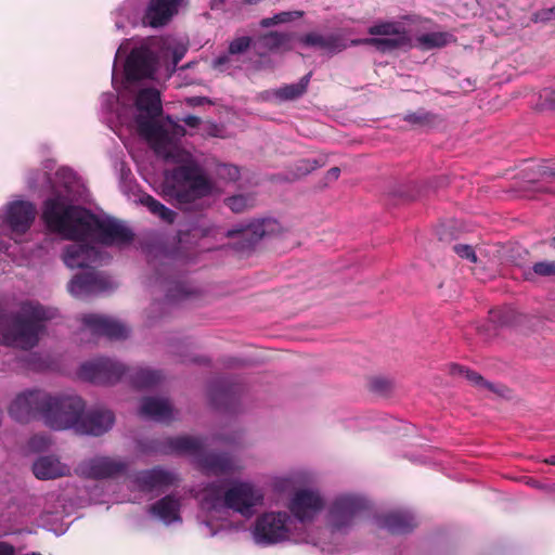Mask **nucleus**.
Segmentation results:
<instances>
[{"label":"nucleus","mask_w":555,"mask_h":555,"mask_svg":"<svg viewBox=\"0 0 555 555\" xmlns=\"http://www.w3.org/2000/svg\"><path fill=\"white\" fill-rule=\"evenodd\" d=\"M392 389V384L389 379L384 377H374L370 380V390L386 396L388 395Z\"/></svg>","instance_id":"obj_46"},{"label":"nucleus","mask_w":555,"mask_h":555,"mask_svg":"<svg viewBox=\"0 0 555 555\" xmlns=\"http://www.w3.org/2000/svg\"><path fill=\"white\" fill-rule=\"evenodd\" d=\"M280 17V22L282 24L292 22L295 18H299L304 15L302 11H284L278 13Z\"/></svg>","instance_id":"obj_51"},{"label":"nucleus","mask_w":555,"mask_h":555,"mask_svg":"<svg viewBox=\"0 0 555 555\" xmlns=\"http://www.w3.org/2000/svg\"><path fill=\"white\" fill-rule=\"evenodd\" d=\"M395 555H411L409 546L398 547Z\"/></svg>","instance_id":"obj_60"},{"label":"nucleus","mask_w":555,"mask_h":555,"mask_svg":"<svg viewBox=\"0 0 555 555\" xmlns=\"http://www.w3.org/2000/svg\"><path fill=\"white\" fill-rule=\"evenodd\" d=\"M326 173H330V175L340 173V168L337 166H332L331 168L327 169Z\"/></svg>","instance_id":"obj_62"},{"label":"nucleus","mask_w":555,"mask_h":555,"mask_svg":"<svg viewBox=\"0 0 555 555\" xmlns=\"http://www.w3.org/2000/svg\"><path fill=\"white\" fill-rule=\"evenodd\" d=\"M156 63V56L149 48L132 49L125 63L126 79L134 82L151 78L155 73Z\"/></svg>","instance_id":"obj_14"},{"label":"nucleus","mask_w":555,"mask_h":555,"mask_svg":"<svg viewBox=\"0 0 555 555\" xmlns=\"http://www.w3.org/2000/svg\"><path fill=\"white\" fill-rule=\"evenodd\" d=\"M253 43V38L248 36H243L233 39L228 48L229 54L236 55L246 52Z\"/></svg>","instance_id":"obj_45"},{"label":"nucleus","mask_w":555,"mask_h":555,"mask_svg":"<svg viewBox=\"0 0 555 555\" xmlns=\"http://www.w3.org/2000/svg\"><path fill=\"white\" fill-rule=\"evenodd\" d=\"M204 449V443L198 439L191 436H177L167 437L162 440L153 441L152 450L163 454H177V455H201Z\"/></svg>","instance_id":"obj_17"},{"label":"nucleus","mask_w":555,"mask_h":555,"mask_svg":"<svg viewBox=\"0 0 555 555\" xmlns=\"http://www.w3.org/2000/svg\"><path fill=\"white\" fill-rule=\"evenodd\" d=\"M60 418L54 420L56 430L73 428L82 435L101 436L115 423V414L107 409L86 411V403L79 396H63Z\"/></svg>","instance_id":"obj_3"},{"label":"nucleus","mask_w":555,"mask_h":555,"mask_svg":"<svg viewBox=\"0 0 555 555\" xmlns=\"http://www.w3.org/2000/svg\"><path fill=\"white\" fill-rule=\"evenodd\" d=\"M532 271L540 276H553L555 275V261L535 262Z\"/></svg>","instance_id":"obj_48"},{"label":"nucleus","mask_w":555,"mask_h":555,"mask_svg":"<svg viewBox=\"0 0 555 555\" xmlns=\"http://www.w3.org/2000/svg\"><path fill=\"white\" fill-rule=\"evenodd\" d=\"M426 192H424L423 190L421 189H417V190H412V191H408V192H400L399 193V196L401 197H404L405 199H410V201H413V199H416L417 197L422 196L423 194H425Z\"/></svg>","instance_id":"obj_54"},{"label":"nucleus","mask_w":555,"mask_h":555,"mask_svg":"<svg viewBox=\"0 0 555 555\" xmlns=\"http://www.w3.org/2000/svg\"><path fill=\"white\" fill-rule=\"evenodd\" d=\"M197 464L206 476H222L234 470L233 459L228 453L209 452L202 454Z\"/></svg>","instance_id":"obj_24"},{"label":"nucleus","mask_w":555,"mask_h":555,"mask_svg":"<svg viewBox=\"0 0 555 555\" xmlns=\"http://www.w3.org/2000/svg\"><path fill=\"white\" fill-rule=\"evenodd\" d=\"M182 2L183 0H150L142 24L152 28L166 26L178 14Z\"/></svg>","instance_id":"obj_19"},{"label":"nucleus","mask_w":555,"mask_h":555,"mask_svg":"<svg viewBox=\"0 0 555 555\" xmlns=\"http://www.w3.org/2000/svg\"><path fill=\"white\" fill-rule=\"evenodd\" d=\"M134 104L139 111L134 118L138 133L146 140L154 152L162 157H176L180 154L169 131L156 120L163 114L159 91L154 88L140 90Z\"/></svg>","instance_id":"obj_2"},{"label":"nucleus","mask_w":555,"mask_h":555,"mask_svg":"<svg viewBox=\"0 0 555 555\" xmlns=\"http://www.w3.org/2000/svg\"><path fill=\"white\" fill-rule=\"evenodd\" d=\"M10 245L0 237V253H7Z\"/></svg>","instance_id":"obj_61"},{"label":"nucleus","mask_w":555,"mask_h":555,"mask_svg":"<svg viewBox=\"0 0 555 555\" xmlns=\"http://www.w3.org/2000/svg\"><path fill=\"white\" fill-rule=\"evenodd\" d=\"M515 169L519 173H555V159H524Z\"/></svg>","instance_id":"obj_36"},{"label":"nucleus","mask_w":555,"mask_h":555,"mask_svg":"<svg viewBox=\"0 0 555 555\" xmlns=\"http://www.w3.org/2000/svg\"><path fill=\"white\" fill-rule=\"evenodd\" d=\"M451 40H453V36L446 31L427 33L417 37V42L424 50L442 48Z\"/></svg>","instance_id":"obj_39"},{"label":"nucleus","mask_w":555,"mask_h":555,"mask_svg":"<svg viewBox=\"0 0 555 555\" xmlns=\"http://www.w3.org/2000/svg\"><path fill=\"white\" fill-rule=\"evenodd\" d=\"M63 396L31 389L15 397L9 406L10 416L18 423H28L35 418H42L52 429L56 430L55 418H60Z\"/></svg>","instance_id":"obj_4"},{"label":"nucleus","mask_w":555,"mask_h":555,"mask_svg":"<svg viewBox=\"0 0 555 555\" xmlns=\"http://www.w3.org/2000/svg\"><path fill=\"white\" fill-rule=\"evenodd\" d=\"M230 62L229 55H220L216 57L212 62V66L216 69H223V67Z\"/></svg>","instance_id":"obj_55"},{"label":"nucleus","mask_w":555,"mask_h":555,"mask_svg":"<svg viewBox=\"0 0 555 555\" xmlns=\"http://www.w3.org/2000/svg\"><path fill=\"white\" fill-rule=\"evenodd\" d=\"M324 506L320 494L310 489L297 490L291 499L288 508L299 521L312 520Z\"/></svg>","instance_id":"obj_15"},{"label":"nucleus","mask_w":555,"mask_h":555,"mask_svg":"<svg viewBox=\"0 0 555 555\" xmlns=\"http://www.w3.org/2000/svg\"><path fill=\"white\" fill-rule=\"evenodd\" d=\"M63 259L72 269H88L100 259V250L90 244H74L65 248Z\"/></svg>","instance_id":"obj_23"},{"label":"nucleus","mask_w":555,"mask_h":555,"mask_svg":"<svg viewBox=\"0 0 555 555\" xmlns=\"http://www.w3.org/2000/svg\"><path fill=\"white\" fill-rule=\"evenodd\" d=\"M453 250L460 258L469 260L473 263H476L478 260L473 246L468 244H456L453 246Z\"/></svg>","instance_id":"obj_47"},{"label":"nucleus","mask_w":555,"mask_h":555,"mask_svg":"<svg viewBox=\"0 0 555 555\" xmlns=\"http://www.w3.org/2000/svg\"><path fill=\"white\" fill-rule=\"evenodd\" d=\"M449 373L452 376L464 377L467 382L476 387L486 388L492 392H496L495 386L492 383L486 380L482 375L474 370H470L469 367L457 363H451L449 365Z\"/></svg>","instance_id":"obj_32"},{"label":"nucleus","mask_w":555,"mask_h":555,"mask_svg":"<svg viewBox=\"0 0 555 555\" xmlns=\"http://www.w3.org/2000/svg\"><path fill=\"white\" fill-rule=\"evenodd\" d=\"M125 377L129 379V383L133 388L139 390L153 388L163 379V375L159 371L143 367L134 370L129 369Z\"/></svg>","instance_id":"obj_30"},{"label":"nucleus","mask_w":555,"mask_h":555,"mask_svg":"<svg viewBox=\"0 0 555 555\" xmlns=\"http://www.w3.org/2000/svg\"><path fill=\"white\" fill-rule=\"evenodd\" d=\"M128 469V463L108 456L91 459L87 464V475L92 479H106L120 476Z\"/></svg>","instance_id":"obj_22"},{"label":"nucleus","mask_w":555,"mask_h":555,"mask_svg":"<svg viewBox=\"0 0 555 555\" xmlns=\"http://www.w3.org/2000/svg\"><path fill=\"white\" fill-rule=\"evenodd\" d=\"M282 233V227L276 219H255L248 223H238L225 232L221 231L219 238L234 240L231 247L241 254L251 253L256 245L264 237Z\"/></svg>","instance_id":"obj_8"},{"label":"nucleus","mask_w":555,"mask_h":555,"mask_svg":"<svg viewBox=\"0 0 555 555\" xmlns=\"http://www.w3.org/2000/svg\"><path fill=\"white\" fill-rule=\"evenodd\" d=\"M215 169L216 173H238V168L236 166L225 163H217Z\"/></svg>","instance_id":"obj_52"},{"label":"nucleus","mask_w":555,"mask_h":555,"mask_svg":"<svg viewBox=\"0 0 555 555\" xmlns=\"http://www.w3.org/2000/svg\"><path fill=\"white\" fill-rule=\"evenodd\" d=\"M298 41L304 47L320 48L331 54L341 52L347 48L343 37L336 34L323 36L319 33L311 31L299 36Z\"/></svg>","instance_id":"obj_26"},{"label":"nucleus","mask_w":555,"mask_h":555,"mask_svg":"<svg viewBox=\"0 0 555 555\" xmlns=\"http://www.w3.org/2000/svg\"><path fill=\"white\" fill-rule=\"evenodd\" d=\"M256 193L247 192L235 194L224 198V205L231 209L234 214H241L255 206Z\"/></svg>","instance_id":"obj_38"},{"label":"nucleus","mask_w":555,"mask_h":555,"mask_svg":"<svg viewBox=\"0 0 555 555\" xmlns=\"http://www.w3.org/2000/svg\"><path fill=\"white\" fill-rule=\"evenodd\" d=\"M539 15L541 16L542 20H551L555 17V7L542 10Z\"/></svg>","instance_id":"obj_58"},{"label":"nucleus","mask_w":555,"mask_h":555,"mask_svg":"<svg viewBox=\"0 0 555 555\" xmlns=\"http://www.w3.org/2000/svg\"><path fill=\"white\" fill-rule=\"evenodd\" d=\"M33 473L40 480H49L66 476L69 473V468L62 464L59 459L46 455L38 457L34 462Z\"/></svg>","instance_id":"obj_28"},{"label":"nucleus","mask_w":555,"mask_h":555,"mask_svg":"<svg viewBox=\"0 0 555 555\" xmlns=\"http://www.w3.org/2000/svg\"><path fill=\"white\" fill-rule=\"evenodd\" d=\"M324 165V158L321 156L311 155L309 157L302 158L298 162V170L300 173H311L317 170L321 166Z\"/></svg>","instance_id":"obj_44"},{"label":"nucleus","mask_w":555,"mask_h":555,"mask_svg":"<svg viewBox=\"0 0 555 555\" xmlns=\"http://www.w3.org/2000/svg\"><path fill=\"white\" fill-rule=\"evenodd\" d=\"M41 218L51 233L70 241L94 238L104 245H128L134 238L129 228L114 219H101L90 209L60 196L43 202Z\"/></svg>","instance_id":"obj_1"},{"label":"nucleus","mask_w":555,"mask_h":555,"mask_svg":"<svg viewBox=\"0 0 555 555\" xmlns=\"http://www.w3.org/2000/svg\"><path fill=\"white\" fill-rule=\"evenodd\" d=\"M219 131H220V129H219L218 125H216V124H209L206 129L207 134L211 135V137H218Z\"/></svg>","instance_id":"obj_59"},{"label":"nucleus","mask_w":555,"mask_h":555,"mask_svg":"<svg viewBox=\"0 0 555 555\" xmlns=\"http://www.w3.org/2000/svg\"><path fill=\"white\" fill-rule=\"evenodd\" d=\"M178 481L175 473L164 469L163 467H154L139 472L133 482L141 492H152L156 489H167Z\"/></svg>","instance_id":"obj_20"},{"label":"nucleus","mask_w":555,"mask_h":555,"mask_svg":"<svg viewBox=\"0 0 555 555\" xmlns=\"http://www.w3.org/2000/svg\"><path fill=\"white\" fill-rule=\"evenodd\" d=\"M490 321L499 326H513L519 322L520 315L509 307L494 308L489 311Z\"/></svg>","instance_id":"obj_37"},{"label":"nucleus","mask_w":555,"mask_h":555,"mask_svg":"<svg viewBox=\"0 0 555 555\" xmlns=\"http://www.w3.org/2000/svg\"><path fill=\"white\" fill-rule=\"evenodd\" d=\"M157 176H143L147 183L156 182ZM160 195L172 204H191L212 192L209 176H160Z\"/></svg>","instance_id":"obj_6"},{"label":"nucleus","mask_w":555,"mask_h":555,"mask_svg":"<svg viewBox=\"0 0 555 555\" xmlns=\"http://www.w3.org/2000/svg\"><path fill=\"white\" fill-rule=\"evenodd\" d=\"M259 24L262 28H269L271 26L279 25L282 23L280 22L279 14H275L272 17L262 18Z\"/></svg>","instance_id":"obj_53"},{"label":"nucleus","mask_w":555,"mask_h":555,"mask_svg":"<svg viewBox=\"0 0 555 555\" xmlns=\"http://www.w3.org/2000/svg\"><path fill=\"white\" fill-rule=\"evenodd\" d=\"M15 548L8 542L0 541V555H14Z\"/></svg>","instance_id":"obj_56"},{"label":"nucleus","mask_w":555,"mask_h":555,"mask_svg":"<svg viewBox=\"0 0 555 555\" xmlns=\"http://www.w3.org/2000/svg\"><path fill=\"white\" fill-rule=\"evenodd\" d=\"M113 288L108 276L94 270L76 274L68 284L69 292L79 296L82 294H96Z\"/></svg>","instance_id":"obj_18"},{"label":"nucleus","mask_w":555,"mask_h":555,"mask_svg":"<svg viewBox=\"0 0 555 555\" xmlns=\"http://www.w3.org/2000/svg\"><path fill=\"white\" fill-rule=\"evenodd\" d=\"M139 414L151 420L169 421L172 418V406L166 399L144 397L141 401Z\"/></svg>","instance_id":"obj_29"},{"label":"nucleus","mask_w":555,"mask_h":555,"mask_svg":"<svg viewBox=\"0 0 555 555\" xmlns=\"http://www.w3.org/2000/svg\"><path fill=\"white\" fill-rule=\"evenodd\" d=\"M225 0H212L211 9L216 10L220 8V4L223 3Z\"/></svg>","instance_id":"obj_64"},{"label":"nucleus","mask_w":555,"mask_h":555,"mask_svg":"<svg viewBox=\"0 0 555 555\" xmlns=\"http://www.w3.org/2000/svg\"><path fill=\"white\" fill-rule=\"evenodd\" d=\"M437 116L433 113L420 109L417 112L409 113L403 117V120L420 127H429L435 124Z\"/></svg>","instance_id":"obj_43"},{"label":"nucleus","mask_w":555,"mask_h":555,"mask_svg":"<svg viewBox=\"0 0 555 555\" xmlns=\"http://www.w3.org/2000/svg\"><path fill=\"white\" fill-rule=\"evenodd\" d=\"M369 508L366 502L356 495H339L333 500L328 508V522L333 531L348 533L356 518Z\"/></svg>","instance_id":"obj_10"},{"label":"nucleus","mask_w":555,"mask_h":555,"mask_svg":"<svg viewBox=\"0 0 555 555\" xmlns=\"http://www.w3.org/2000/svg\"><path fill=\"white\" fill-rule=\"evenodd\" d=\"M199 295L201 291L198 288L185 282H177L168 288L165 301L169 305H176Z\"/></svg>","instance_id":"obj_33"},{"label":"nucleus","mask_w":555,"mask_h":555,"mask_svg":"<svg viewBox=\"0 0 555 555\" xmlns=\"http://www.w3.org/2000/svg\"><path fill=\"white\" fill-rule=\"evenodd\" d=\"M310 78L311 73H308L297 83L285 85L276 89L274 94L281 101L296 100L307 92Z\"/></svg>","instance_id":"obj_34"},{"label":"nucleus","mask_w":555,"mask_h":555,"mask_svg":"<svg viewBox=\"0 0 555 555\" xmlns=\"http://www.w3.org/2000/svg\"><path fill=\"white\" fill-rule=\"evenodd\" d=\"M543 463L555 466V455H551L543 460Z\"/></svg>","instance_id":"obj_63"},{"label":"nucleus","mask_w":555,"mask_h":555,"mask_svg":"<svg viewBox=\"0 0 555 555\" xmlns=\"http://www.w3.org/2000/svg\"><path fill=\"white\" fill-rule=\"evenodd\" d=\"M82 323L94 336H104L111 340L126 339L129 335V331L124 324L107 317L86 314L82 318Z\"/></svg>","instance_id":"obj_21"},{"label":"nucleus","mask_w":555,"mask_h":555,"mask_svg":"<svg viewBox=\"0 0 555 555\" xmlns=\"http://www.w3.org/2000/svg\"><path fill=\"white\" fill-rule=\"evenodd\" d=\"M50 439L42 435H35L28 441V447L35 452H41L49 448Z\"/></svg>","instance_id":"obj_49"},{"label":"nucleus","mask_w":555,"mask_h":555,"mask_svg":"<svg viewBox=\"0 0 555 555\" xmlns=\"http://www.w3.org/2000/svg\"><path fill=\"white\" fill-rule=\"evenodd\" d=\"M182 121L191 128H196L201 125V118L194 115H189L182 118Z\"/></svg>","instance_id":"obj_57"},{"label":"nucleus","mask_w":555,"mask_h":555,"mask_svg":"<svg viewBox=\"0 0 555 555\" xmlns=\"http://www.w3.org/2000/svg\"><path fill=\"white\" fill-rule=\"evenodd\" d=\"M145 207L155 216L159 217L163 221L171 224L177 218V212L166 207L153 196H145Z\"/></svg>","instance_id":"obj_41"},{"label":"nucleus","mask_w":555,"mask_h":555,"mask_svg":"<svg viewBox=\"0 0 555 555\" xmlns=\"http://www.w3.org/2000/svg\"><path fill=\"white\" fill-rule=\"evenodd\" d=\"M289 40V35L278 31H269L257 38V43L269 51H274L283 47Z\"/></svg>","instance_id":"obj_40"},{"label":"nucleus","mask_w":555,"mask_h":555,"mask_svg":"<svg viewBox=\"0 0 555 555\" xmlns=\"http://www.w3.org/2000/svg\"><path fill=\"white\" fill-rule=\"evenodd\" d=\"M37 216V208L29 201H13L5 205L0 215V230L3 234L16 240L26 234Z\"/></svg>","instance_id":"obj_9"},{"label":"nucleus","mask_w":555,"mask_h":555,"mask_svg":"<svg viewBox=\"0 0 555 555\" xmlns=\"http://www.w3.org/2000/svg\"><path fill=\"white\" fill-rule=\"evenodd\" d=\"M220 235L221 227L208 221H196L189 229L178 231L166 254L172 260L188 262L198 253L216 249L214 243L219 241Z\"/></svg>","instance_id":"obj_5"},{"label":"nucleus","mask_w":555,"mask_h":555,"mask_svg":"<svg viewBox=\"0 0 555 555\" xmlns=\"http://www.w3.org/2000/svg\"><path fill=\"white\" fill-rule=\"evenodd\" d=\"M46 173L48 171H54V173H73V170L65 167H56V163L53 159H48L44 162Z\"/></svg>","instance_id":"obj_50"},{"label":"nucleus","mask_w":555,"mask_h":555,"mask_svg":"<svg viewBox=\"0 0 555 555\" xmlns=\"http://www.w3.org/2000/svg\"><path fill=\"white\" fill-rule=\"evenodd\" d=\"M376 525L391 534L403 535L417 528V520L409 511L393 509L375 516Z\"/></svg>","instance_id":"obj_16"},{"label":"nucleus","mask_w":555,"mask_h":555,"mask_svg":"<svg viewBox=\"0 0 555 555\" xmlns=\"http://www.w3.org/2000/svg\"><path fill=\"white\" fill-rule=\"evenodd\" d=\"M119 184L121 192L128 197V199L145 206L146 201L144 197L151 195L142 190L133 176H120Z\"/></svg>","instance_id":"obj_35"},{"label":"nucleus","mask_w":555,"mask_h":555,"mask_svg":"<svg viewBox=\"0 0 555 555\" xmlns=\"http://www.w3.org/2000/svg\"><path fill=\"white\" fill-rule=\"evenodd\" d=\"M150 514L156 516L166 525L181 521V501L175 494H167L149 507Z\"/></svg>","instance_id":"obj_25"},{"label":"nucleus","mask_w":555,"mask_h":555,"mask_svg":"<svg viewBox=\"0 0 555 555\" xmlns=\"http://www.w3.org/2000/svg\"><path fill=\"white\" fill-rule=\"evenodd\" d=\"M288 519L289 516L285 512H271L259 516L254 531L256 540L263 544H274L287 539Z\"/></svg>","instance_id":"obj_12"},{"label":"nucleus","mask_w":555,"mask_h":555,"mask_svg":"<svg viewBox=\"0 0 555 555\" xmlns=\"http://www.w3.org/2000/svg\"><path fill=\"white\" fill-rule=\"evenodd\" d=\"M367 33L372 36H397L406 34L403 26L398 22H382L369 27Z\"/></svg>","instance_id":"obj_42"},{"label":"nucleus","mask_w":555,"mask_h":555,"mask_svg":"<svg viewBox=\"0 0 555 555\" xmlns=\"http://www.w3.org/2000/svg\"><path fill=\"white\" fill-rule=\"evenodd\" d=\"M186 133L183 126L178 124H172V133H169L172 141L177 145L180 151L176 157H164L167 160H171L175 163H181V165L175 168L172 171L165 170L163 173H202L199 167L191 159V155L183 151L177 143L176 138L184 137Z\"/></svg>","instance_id":"obj_27"},{"label":"nucleus","mask_w":555,"mask_h":555,"mask_svg":"<svg viewBox=\"0 0 555 555\" xmlns=\"http://www.w3.org/2000/svg\"><path fill=\"white\" fill-rule=\"evenodd\" d=\"M358 42L359 41H353L354 44ZM360 42L372 46L377 51L385 53L409 46L410 38L406 36V34H402L385 38H366L361 40Z\"/></svg>","instance_id":"obj_31"},{"label":"nucleus","mask_w":555,"mask_h":555,"mask_svg":"<svg viewBox=\"0 0 555 555\" xmlns=\"http://www.w3.org/2000/svg\"><path fill=\"white\" fill-rule=\"evenodd\" d=\"M222 487L217 482H210L204 488L203 502L209 507H217L222 501L224 505L242 515H250L253 507L260 504L263 495L250 483L237 482L228 489L222 498Z\"/></svg>","instance_id":"obj_7"},{"label":"nucleus","mask_w":555,"mask_h":555,"mask_svg":"<svg viewBox=\"0 0 555 555\" xmlns=\"http://www.w3.org/2000/svg\"><path fill=\"white\" fill-rule=\"evenodd\" d=\"M243 391L241 383L230 377H217L209 383V401L218 410L234 412Z\"/></svg>","instance_id":"obj_13"},{"label":"nucleus","mask_w":555,"mask_h":555,"mask_svg":"<svg viewBox=\"0 0 555 555\" xmlns=\"http://www.w3.org/2000/svg\"><path fill=\"white\" fill-rule=\"evenodd\" d=\"M128 371L129 367L116 360L98 358L82 363L78 369V375L86 382L95 385L111 386L120 382Z\"/></svg>","instance_id":"obj_11"}]
</instances>
